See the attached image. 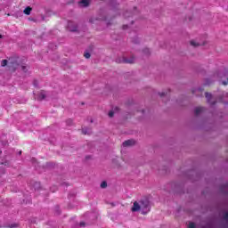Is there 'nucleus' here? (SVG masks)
<instances>
[{
	"label": "nucleus",
	"mask_w": 228,
	"mask_h": 228,
	"mask_svg": "<svg viewBox=\"0 0 228 228\" xmlns=\"http://www.w3.org/2000/svg\"><path fill=\"white\" fill-rule=\"evenodd\" d=\"M7 65H9V68L12 69V70H17V69H19V63L15 58L9 59V62L8 60L2 61L1 67H6Z\"/></svg>",
	"instance_id": "obj_1"
},
{
	"label": "nucleus",
	"mask_w": 228,
	"mask_h": 228,
	"mask_svg": "<svg viewBox=\"0 0 228 228\" xmlns=\"http://www.w3.org/2000/svg\"><path fill=\"white\" fill-rule=\"evenodd\" d=\"M141 209L142 215H147L151 211V206L149 205V200H141Z\"/></svg>",
	"instance_id": "obj_2"
},
{
	"label": "nucleus",
	"mask_w": 228,
	"mask_h": 228,
	"mask_svg": "<svg viewBox=\"0 0 228 228\" xmlns=\"http://www.w3.org/2000/svg\"><path fill=\"white\" fill-rule=\"evenodd\" d=\"M116 61L117 63H134V58L127 59L123 57L121 61L118 59Z\"/></svg>",
	"instance_id": "obj_3"
},
{
	"label": "nucleus",
	"mask_w": 228,
	"mask_h": 228,
	"mask_svg": "<svg viewBox=\"0 0 228 228\" xmlns=\"http://www.w3.org/2000/svg\"><path fill=\"white\" fill-rule=\"evenodd\" d=\"M205 97H206L208 104H211V106H215V104H216V102L211 101V99H213V95H211V94L205 93Z\"/></svg>",
	"instance_id": "obj_4"
},
{
	"label": "nucleus",
	"mask_w": 228,
	"mask_h": 228,
	"mask_svg": "<svg viewBox=\"0 0 228 228\" xmlns=\"http://www.w3.org/2000/svg\"><path fill=\"white\" fill-rule=\"evenodd\" d=\"M140 209H142L140 203L137 202V201H134V205H133V207H132V208H131V211H132L133 213H136V211H140Z\"/></svg>",
	"instance_id": "obj_5"
},
{
	"label": "nucleus",
	"mask_w": 228,
	"mask_h": 228,
	"mask_svg": "<svg viewBox=\"0 0 228 228\" xmlns=\"http://www.w3.org/2000/svg\"><path fill=\"white\" fill-rule=\"evenodd\" d=\"M215 77H217L219 79H224V77H227V69H224V71H221L215 75Z\"/></svg>",
	"instance_id": "obj_6"
},
{
	"label": "nucleus",
	"mask_w": 228,
	"mask_h": 228,
	"mask_svg": "<svg viewBox=\"0 0 228 228\" xmlns=\"http://www.w3.org/2000/svg\"><path fill=\"white\" fill-rule=\"evenodd\" d=\"M136 143L135 140L130 139L123 142V147H131Z\"/></svg>",
	"instance_id": "obj_7"
},
{
	"label": "nucleus",
	"mask_w": 228,
	"mask_h": 228,
	"mask_svg": "<svg viewBox=\"0 0 228 228\" xmlns=\"http://www.w3.org/2000/svg\"><path fill=\"white\" fill-rule=\"evenodd\" d=\"M68 29H69V31H73V32L77 31V26L76 24H74V22L69 21Z\"/></svg>",
	"instance_id": "obj_8"
},
{
	"label": "nucleus",
	"mask_w": 228,
	"mask_h": 228,
	"mask_svg": "<svg viewBox=\"0 0 228 228\" xmlns=\"http://www.w3.org/2000/svg\"><path fill=\"white\" fill-rule=\"evenodd\" d=\"M45 97H46L45 91H41L37 97V101H44V99H45Z\"/></svg>",
	"instance_id": "obj_9"
},
{
	"label": "nucleus",
	"mask_w": 228,
	"mask_h": 228,
	"mask_svg": "<svg viewBox=\"0 0 228 228\" xmlns=\"http://www.w3.org/2000/svg\"><path fill=\"white\" fill-rule=\"evenodd\" d=\"M202 111H204V107H197L194 110V113H195L196 116L200 115V113H202Z\"/></svg>",
	"instance_id": "obj_10"
},
{
	"label": "nucleus",
	"mask_w": 228,
	"mask_h": 228,
	"mask_svg": "<svg viewBox=\"0 0 228 228\" xmlns=\"http://www.w3.org/2000/svg\"><path fill=\"white\" fill-rule=\"evenodd\" d=\"M80 6H84V8H86L88 4H90V0H81L79 2Z\"/></svg>",
	"instance_id": "obj_11"
},
{
	"label": "nucleus",
	"mask_w": 228,
	"mask_h": 228,
	"mask_svg": "<svg viewBox=\"0 0 228 228\" xmlns=\"http://www.w3.org/2000/svg\"><path fill=\"white\" fill-rule=\"evenodd\" d=\"M31 7L28 6L24 9L23 12L25 13V15H31Z\"/></svg>",
	"instance_id": "obj_12"
},
{
	"label": "nucleus",
	"mask_w": 228,
	"mask_h": 228,
	"mask_svg": "<svg viewBox=\"0 0 228 228\" xmlns=\"http://www.w3.org/2000/svg\"><path fill=\"white\" fill-rule=\"evenodd\" d=\"M205 44H200V43H197L196 41H191V45H192V47H199V45H204Z\"/></svg>",
	"instance_id": "obj_13"
},
{
	"label": "nucleus",
	"mask_w": 228,
	"mask_h": 228,
	"mask_svg": "<svg viewBox=\"0 0 228 228\" xmlns=\"http://www.w3.org/2000/svg\"><path fill=\"white\" fill-rule=\"evenodd\" d=\"M82 133L83 134H90V133H92V130H90V128H83Z\"/></svg>",
	"instance_id": "obj_14"
},
{
	"label": "nucleus",
	"mask_w": 228,
	"mask_h": 228,
	"mask_svg": "<svg viewBox=\"0 0 228 228\" xmlns=\"http://www.w3.org/2000/svg\"><path fill=\"white\" fill-rule=\"evenodd\" d=\"M142 53L146 55L151 54V50H149V48H145L144 50H142Z\"/></svg>",
	"instance_id": "obj_15"
},
{
	"label": "nucleus",
	"mask_w": 228,
	"mask_h": 228,
	"mask_svg": "<svg viewBox=\"0 0 228 228\" xmlns=\"http://www.w3.org/2000/svg\"><path fill=\"white\" fill-rule=\"evenodd\" d=\"M108 186V183L106 182H102L101 183V188H106Z\"/></svg>",
	"instance_id": "obj_16"
},
{
	"label": "nucleus",
	"mask_w": 228,
	"mask_h": 228,
	"mask_svg": "<svg viewBox=\"0 0 228 228\" xmlns=\"http://www.w3.org/2000/svg\"><path fill=\"white\" fill-rule=\"evenodd\" d=\"M188 227L189 228H195V223H189V224H188Z\"/></svg>",
	"instance_id": "obj_17"
},
{
	"label": "nucleus",
	"mask_w": 228,
	"mask_h": 228,
	"mask_svg": "<svg viewBox=\"0 0 228 228\" xmlns=\"http://www.w3.org/2000/svg\"><path fill=\"white\" fill-rule=\"evenodd\" d=\"M84 56L88 60V58H90L91 55H90V53L86 52L85 53Z\"/></svg>",
	"instance_id": "obj_18"
},
{
	"label": "nucleus",
	"mask_w": 228,
	"mask_h": 228,
	"mask_svg": "<svg viewBox=\"0 0 228 228\" xmlns=\"http://www.w3.org/2000/svg\"><path fill=\"white\" fill-rule=\"evenodd\" d=\"M21 70H22L23 72H28V67H26V66H21Z\"/></svg>",
	"instance_id": "obj_19"
},
{
	"label": "nucleus",
	"mask_w": 228,
	"mask_h": 228,
	"mask_svg": "<svg viewBox=\"0 0 228 228\" xmlns=\"http://www.w3.org/2000/svg\"><path fill=\"white\" fill-rule=\"evenodd\" d=\"M113 115H115V112H113V110H110L109 112V117L111 118L113 117Z\"/></svg>",
	"instance_id": "obj_20"
},
{
	"label": "nucleus",
	"mask_w": 228,
	"mask_h": 228,
	"mask_svg": "<svg viewBox=\"0 0 228 228\" xmlns=\"http://www.w3.org/2000/svg\"><path fill=\"white\" fill-rule=\"evenodd\" d=\"M132 15V13L130 12H126L124 16L125 17H130Z\"/></svg>",
	"instance_id": "obj_21"
},
{
	"label": "nucleus",
	"mask_w": 228,
	"mask_h": 228,
	"mask_svg": "<svg viewBox=\"0 0 228 228\" xmlns=\"http://www.w3.org/2000/svg\"><path fill=\"white\" fill-rule=\"evenodd\" d=\"M66 123H67L68 126H71V124H72V119H68V120L66 121Z\"/></svg>",
	"instance_id": "obj_22"
},
{
	"label": "nucleus",
	"mask_w": 228,
	"mask_h": 228,
	"mask_svg": "<svg viewBox=\"0 0 228 228\" xmlns=\"http://www.w3.org/2000/svg\"><path fill=\"white\" fill-rule=\"evenodd\" d=\"M110 4H111L112 6H115V4H117V0L111 1Z\"/></svg>",
	"instance_id": "obj_23"
},
{
	"label": "nucleus",
	"mask_w": 228,
	"mask_h": 228,
	"mask_svg": "<svg viewBox=\"0 0 228 228\" xmlns=\"http://www.w3.org/2000/svg\"><path fill=\"white\" fill-rule=\"evenodd\" d=\"M159 95H160V97H165V95H167V93H165V92L159 93Z\"/></svg>",
	"instance_id": "obj_24"
},
{
	"label": "nucleus",
	"mask_w": 228,
	"mask_h": 228,
	"mask_svg": "<svg viewBox=\"0 0 228 228\" xmlns=\"http://www.w3.org/2000/svg\"><path fill=\"white\" fill-rule=\"evenodd\" d=\"M17 227V224H11L10 225V228H16Z\"/></svg>",
	"instance_id": "obj_25"
},
{
	"label": "nucleus",
	"mask_w": 228,
	"mask_h": 228,
	"mask_svg": "<svg viewBox=\"0 0 228 228\" xmlns=\"http://www.w3.org/2000/svg\"><path fill=\"white\" fill-rule=\"evenodd\" d=\"M80 227H85V222L80 223Z\"/></svg>",
	"instance_id": "obj_26"
},
{
	"label": "nucleus",
	"mask_w": 228,
	"mask_h": 228,
	"mask_svg": "<svg viewBox=\"0 0 228 228\" xmlns=\"http://www.w3.org/2000/svg\"><path fill=\"white\" fill-rule=\"evenodd\" d=\"M0 174H4V169L0 168Z\"/></svg>",
	"instance_id": "obj_27"
},
{
	"label": "nucleus",
	"mask_w": 228,
	"mask_h": 228,
	"mask_svg": "<svg viewBox=\"0 0 228 228\" xmlns=\"http://www.w3.org/2000/svg\"><path fill=\"white\" fill-rule=\"evenodd\" d=\"M222 83H223V85H224V86L227 85V84H228V78H227V82H226V81H223Z\"/></svg>",
	"instance_id": "obj_28"
},
{
	"label": "nucleus",
	"mask_w": 228,
	"mask_h": 228,
	"mask_svg": "<svg viewBox=\"0 0 228 228\" xmlns=\"http://www.w3.org/2000/svg\"><path fill=\"white\" fill-rule=\"evenodd\" d=\"M123 29H127V25H124Z\"/></svg>",
	"instance_id": "obj_29"
},
{
	"label": "nucleus",
	"mask_w": 228,
	"mask_h": 228,
	"mask_svg": "<svg viewBox=\"0 0 228 228\" xmlns=\"http://www.w3.org/2000/svg\"><path fill=\"white\" fill-rule=\"evenodd\" d=\"M197 90L200 91V92H202L204 89L199 88V89H197Z\"/></svg>",
	"instance_id": "obj_30"
},
{
	"label": "nucleus",
	"mask_w": 228,
	"mask_h": 228,
	"mask_svg": "<svg viewBox=\"0 0 228 228\" xmlns=\"http://www.w3.org/2000/svg\"><path fill=\"white\" fill-rule=\"evenodd\" d=\"M34 86H37V81L34 82Z\"/></svg>",
	"instance_id": "obj_31"
},
{
	"label": "nucleus",
	"mask_w": 228,
	"mask_h": 228,
	"mask_svg": "<svg viewBox=\"0 0 228 228\" xmlns=\"http://www.w3.org/2000/svg\"><path fill=\"white\" fill-rule=\"evenodd\" d=\"M206 85H210V83L209 82H206Z\"/></svg>",
	"instance_id": "obj_32"
},
{
	"label": "nucleus",
	"mask_w": 228,
	"mask_h": 228,
	"mask_svg": "<svg viewBox=\"0 0 228 228\" xmlns=\"http://www.w3.org/2000/svg\"><path fill=\"white\" fill-rule=\"evenodd\" d=\"M0 38H3V36H2V35H0Z\"/></svg>",
	"instance_id": "obj_33"
},
{
	"label": "nucleus",
	"mask_w": 228,
	"mask_h": 228,
	"mask_svg": "<svg viewBox=\"0 0 228 228\" xmlns=\"http://www.w3.org/2000/svg\"><path fill=\"white\" fill-rule=\"evenodd\" d=\"M20 154H22V151H20Z\"/></svg>",
	"instance_id": "obj_34"
}]
</instances>
